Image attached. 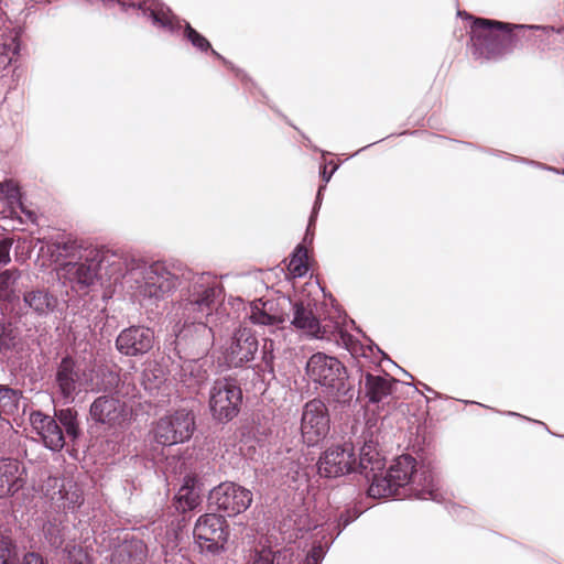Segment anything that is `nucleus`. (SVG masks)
I'll list each match as a JSON object with an SVG mask.
<instances>
[{"mask_svg":"<svg viewBox=\"0 0 564 564\" xmlns=\"http://www.w3.org/2000/svg\"><path fill=\"white\" fill-rule=\"evenodd\" d=\"M18 209H20L28 220L35 223L36 215L26 209L21 202V193L18 184L12 180L0 182V213L9 218H18Z\"/></svg>","mask_w":564,"mask_h":564,"instance_id":"aec40b11","label":"nucleus"},{"mask_svg":"<svg viewBox=\"0 0 564 564\" xmlns=\"http://www.w3.org/2000/svg\"><path fill=\"white\" fill-rule=\"evenodd\" d=\"M397 381L388 376H373L367 373L365 377L366 397L372 403H379L392 394Z\"/></svg>","mask_w":564,"mask_h":564,"instance_id":"5701e85b","label":"nucleus"},{"mask_svg":"<svg viewBox=\"0 0 564 564\" xmlns=\"http://www.w3.org/2000/svg\"><path fill=\"white\" fill-rule=\"evenodd\" d=\"M165 382V369L155 361L148 362L142 373V384L144 386V389L153 392L160 390Z\"/></svg>","mask_w":564,"mask_h":564,"instance_id":"c756f323","label":"nucleus"},{"mask_svg":"<svg viewBox=\"0 0 564 564\" xmlns=\"http://www.w3.org/2000/svg\"><path fill=\"white\" fill-rule=\"evenodd\" d=\"M123 278L131 295L140 302L163 300L178 285V276L160 262L132 268Z\"/></svg>","mask_w":564,"mask_h":564,"instance_id":"7ed1b4c3","label":"nucleus"},{"mask_svg":"<svg viewBox=\"0 0 564 564\" xmlns=\"http://www.w3.org/2000/svg\"><path fill=\"white\" fill-rule=\"evenodd\" d=\"M274 344L271 339H265L262 347V360L268 368H272Z\"/></svg>","mask_w":564,"mask_h":564,"instance_id":"ea45409f","label":"nucleus"},{"mask_svg":"<svg viewBox=\"0 0 564 564\" xmlns=\"http://www.w3.org/2000/svg\"><path fill=\"white\" fill-rule=\"evenodd\" d=\"M215 296V286L195 283L173 306L174 315L180 322L185 326L195 325L191 344L196 357L205 356L214 346V332L205 321L212 314Z\"/></svg>","mask_w":564,"mask_h":564,"instance_id":"f03ea898","label":"nucleus"},{"mask_svg":"<svg viewBox=\"0 0 564 564\" xmlns=\"http://www.w3.org/2000/svg\"><path fill=\"white\" fill-rule=\"evenodd\" d=\"M383 467V457L380 454L377 444L373 441L365 442L360 449V457L357 462V468L376 473Z\"/></svg>","mask_w":564,"mask_h":564,"instance_id":"cd10ccee","label":"nucleus"},{"mask_svg":"<svg viewBox=\"0 0 564 564\" xmlns=\"http://www.w3.org/2000/svg\"><path fill=\"white\" fill-rule=\"evenodd\" d=\"M185 34L191 43L198 50L207 51L210 47L209 42L196 30H194L188 23L186 24Z\"/></svg>","mask_w":564,"mask_h":564,"instance_id":"4c0bfd02","label":"nucleus"},{"mask_svg":"<svg viewBox=\"0 0 564 564\" xmlns=\"http://www.w3.org/2000/svg\"><path fill=\"white\" fill-rule=\"evenodd\" d=\"M390 477L401 489L408 487L409 495L419 499L438 500L440 494L435 488L434 477L425 466L416 467L411 455L399 456L389 468Z\"/></svg>","mask_w":564,"mask_h":564,"instance_id":"39448f33","label":"nucleus"},{"mask_svg":"<svg viewBox=\"0 0 564 564\" xmlns=\"http://www.w3.org/2000/svg\"><path fill=\"white\" fill-rule=\"evenodd\" d=\"M318 474L324 477H340L357 470V458L352 444L333 445L319 457Z\"/></svg>","mask_w":564,"mask_h":564,"instance_id":"ddd939ff","label":"nucleus"},{"mask_svg":"<svg viewBox=\"0 0 564 564\" xmlns=\"http://www.w3.org/2000/svg\"><path fill=\"white\" fill-rule=\"evenodd\" d=\"M139 9L142 11L143 15L151 19L155 26L171 31L174 29V17L172 15L170 9L160 3L158 0L140 2Z\"/></svg>","mask_w":564,"mask_h":564,"instance_id":"b1692460","label":"nucleus"},{"mask_svg":"<svg viewBox=\"0 0 564 564\" xmlns=\"http://www.w3.org/2000/svg\"><path fill=\"white\" fill-rule=\"evenodd\" d=\"M22 19L8 15L0 8V67L6 68L20 51Z\"/></svg>","mask_w":564,"mask_h":564,"instance_id":"dca6fc26","label":"nucleus"},{"mask_svg":"<svg viewBox=\"0 0 564 564\" xmlns=\"http://www.w3.org/2000/svg\"><path fill=\"white\" fill-rule=\"evenodd\" d=\"M89 413L95 422L117 430L128 425L132 409L115 395H102L91 403Z\"/></svg>","mask_w":564,"mask_h":564,"instance_id":"f8f14e48","label":"nucleus"},{"mask_svg":"<svg viewBox=\"0 0 564 564\" xmlns=\"http://www.w3.org/2000/svg\"><path fill=\"white\" fill-rule=\"evenodd\" d=\"M328 544V542H325V544H318L314 545L311 551L307 553L306 557V564H318L325 555V547Z\"/></svg>","mask_w":564,"mask_h":564,"instance_id":"58836bf2","label":"nucleus"},{"mask_svg":"<svg viewBox=\"0 0 564 564\" xmlns=\"http://www.w3.org/2000/svg\"><path fill=\"white\" fill-rule=\"evenodd\" d=\"M563 174H564V170H563Z\"/></svg>","mask_w":564,"mask_h":564,"instance_id":"603ef678","label":"nucleus"},{"mask_svg":"<svg viewBox=\"0 0 564 564\" xmlns=\"http://www.w3.org/2000/svg\"><path fill=\"white\" fill-rule=\"evenodd\" d=\"M310 380L322 387L323 392L333 400L347 403L352 399V390L347 381L344 365L335 357L316 352L306 362Z\"/></svg>","mask_w":564,"mask_h":564,"instance_id":"20e7f679","label":"nucleus"},{"mask_svg":"<svg viewBox=\"0 0 564 564\" xmlns=\"http://www.w3.org/2000/svg\"><path fill=\"white\" fill-rule=\"evenodd\" d=\"M57 392L64 403H72L82 392L99 390L95 381V370L78 364L72 358H63L56 371Z\"/></svg>","mask_w":564,"mask_h":564,"instance_id":"423d86ee","label":"nucleus"},{"mask_svg":"<svg viewBox=\"0 0 564 564\" xmlns=\"http://www.w3.org/2000/svg\"><path fill=\"white\" fill-rule=\"evenodd\" d=\"M288 270L294 278H301L307 273V251L304 247L299 246L294 250Z\"/></svg>","mask_w":564,"mask_h":564,"instance_id":"c9c22d12","label":"nucleus"},{"mask_svg":"<svg viewBox=\"0 0 564 564\" xmlns=\"http://www.w3.org/2000/svg\"><path fill=\"white\" fill-rule=\"evenodd\" d=\"M514 28L523 29V28H524V25H514Z\"/></svg>","mask_w":564,"mask_h":564,"instance_id":"3c124183","label":"nucleus"},{"mask_svg":"<svg viewBox=\"0 0 564 564\" xmlns=\"http://www.w3.org/2000/svg\"><path fill=\"white\" fill-rule=\"evenodd\" d=\"M32 430L40 436L44 446L59 452L65 446V436L56 420L40 411L30 414Z\"/></svg>","mask_w":564,"mask_h":564,"instance_id":"6ab92c4d","label":"nucleus"},{"mask_svg":"<svg viewBox=\"0 0 564 564\" xmlns=\"http://www.w3.org/2000/svg\"><path fill=\"white\" fill-rule=\"evenodd\" d=\"M226 520L215 513L200 516L193 530L195 544L206 555L219 553L227 541Z\"/></svg>","mask_w":564,"mask_h":564,"instance_id":"1a4fd4ad","label":"nucleus"},{"mask_svg":"<svg viewBox=\"0 0 564 564\" xmlns=\"http://www.w3.org/2000/svg\"><path fill=\"white\" fill-rule=\"evenodd\" d=\"M12 241L9 239L0 240V264H7L10 262V250Z\"/></svg>","mask_w":564,"mask_h":564,"instance_id":"a19ab883","label":"nucleus"},{"mask_svg":"<svg viewBox=\"0 0 564 564\" xmlns=\"http://www.w3.org/2000/svg\"><path fill=\"white\" fill-rule=\"evenodd\" d=\"M530 28H531V29H541L540 26H534V25H531ZM542 29H543L544 31H546V32L554 31V29H553V28H551V29H549V28H542Z\"/></svg>","mask_w":564,"mask_h":564,"instance_id":"a18cd8bd","label":"nucleus"},{"mask_svg":"<svg viewBox=\"0 0 564 564\" xmlns=\"http://www.w3.org/2000/svg\"><path fill=\"white\" fill-rule=\"evenodd\" d=\"M23 301L30 310L39 315L48 314L57 305L56 297L44 290L26 292L23 296Z\"/></svg>","mask_w":564,"mask_h":564,"instance_id":"a878e982","label":"nucleus"},{"mask_svg":"<svg viewBox=\"0 0 564 564\" xmlns=\"http://www.w3.org/2000/svg\"><path fill=\"white\" fill-rule=\"evenodd\" d=\"M252 502V492L235 482H221L210 490L208 503L227 516L246 511Z\"/></svg>","mask_w":564,"mask_h":564,"instance_id":"9b49d317","label":"nucleus"},{"mask_svg":"<svg viewBox=\"0 0 564 564\" xmlns=\"http://www.w3.org/2000/svg\"><path fill=\"white\" fill-rule=\"evenodd\" d=\"M154 345V332L144 326H131L121 330L116 339V348L126 356L144 355Z\"/></svg>","mask_w":564,"mask_h":564,"instance_id":"f3484780","label":"nucleus"},{"mask_svg":"<svg viewBox=\"0 0 564 564\" xmlns=\"http://www.w3.org/2000/svg\"><path fill=\"white\" fill-rule=\"evenodd\" d=\"M289 551L273 550L271 546L259 543L253 550L252 564H280L285 561Z\"/></svg>","mask_w":564,"mask_h":564,"instance_id":"7c9ffc66","label":"nucleus"},{"mask_svg":"<svg viewBox=\"0 0 564 564\" xmlns=\"http://www.w3.org/2000/svg\"><path fill=\"white\" fill-rule=\"evenodd\" d=\"M400 489V486L390 477V471L388 470L386 476L373 474L372 481L368 488V495L371 498H389L398 496Z\"/></svg>","mask_w":564,"mask_h":564,"instance_id":"c85d7f7f","label":"nucleus"},{"mask_svg":"<svg viewBox=\"0 0 564 564\" xmlns=\"http://www.w3.org/2000/svg\"><path fill=\"white\" fill-rule=\"evenodd\" d=\"M118 564L126 562H142L147 556V545L137 536L124 539V542L116 551Z\"/></svg>","mask_w":564,"mask_h":564,"instance_id":"393cba45","label":"nucleus"},{"mask_svg":"<svg viewBox=\"0 0 564 564\" xmlns=\"http://www.w3.org/2000/svg\"><path fill=\"white\" fill-rule=\"evenodd\" d=\"M24 482V467L17 459H0V498L13 495Z\"/></svg>","mask_w":564,"mask_h":564,"instance_id":"4be33fe9","label":"nucleus"},{"mask_svg":"<svg viewBox=\"0 0 564 564\" xmlns=\"http://www.w3.org/2000/svg\"><path fill=\"white\" fill-rule=\"evenodd\" d=\"M470 39L479 53L488 58L505 54L513 42L510 24L487 19L474 21Z\"/></svg>","mask_w":564,"mask_h":564,"instance_id":"0eeeda50","label":"nucleus"},{"mask_svg":"<svg viewBox=\"0 0 564 564\" xmlns=\"http://www.w3.org/2000/svg\"><path fill=\"white\" fill-rule=\"evenodd\" d=\"M323 188H324V187L322 186V187H319V189H318V193H317V200H319V197H321V194H322V189H323ZM316 204H318V202H316Z\"/></svg>","mask_w":564,"mask_h":564,"instance_id":"49530a36","label":"nucleus"},{"mask_svg":"<svg viewBox=\"0 0 564 564\" xmlns=\"http://www.w3.org/2000/svg\"><path fill=\"white\" fill-rule=\"evenodd\" d=\"M20 278L18 270H6L0 273V301L11 303L18 299L15 284Z\"/></svg>","mask_w":564,"mask_h":564,"instance_id":"2f4dec72","label":"nucleus"},{"mask_svg":"<svg viewBox=\"0 0 564 564\" xmlns=\"http://www.w3.org/2000/svg\"><path fill=\"white\" fill-rule=\"evenodd\" d=\"M329 432V417L326 405L319 400H311L304 405L301 433L308 446H314Z\"/></svg>","mask_w":564,"mask_h":564,"instance_id":"4468645a","label":"nucleus"},{"mask_svg":"<svg viewBox=\"0 0 564 564\" xmlns=\"http://www.w3.org/2000/svg\"><path fill=\"white\" fill-rule=\"evenodd\" d=\"M258 350V340L250 328L239 327L226 349L229 366L240 367L253 359Z\"/></svg>","mask_w":564,"mask_h":564,"instance_id":"a211bd4d","label":"nucleus"},{"mask_svg":"<svg viewBox=\"0 0 564 564\" xmlns=\"http://www.w3.org/2000/svg\"><path fill=\"white\" fill-rule=\"evenodd\" d=\"M21 393L12 388L0 386V412L14 414L19 411Z\"/></svg>","mask_w":564,"mask_h":564,"instance_id":"473e14b6","label":"nucleus"},{"mask_svg":"<svg viewBox=\"0 0 564 564\" xmlns=\"http://www.w3.org/2000/svg\"><path fill=\"white\" fill-rule=\"evenodd\" d=\"M15 546L9 536L0 535V564H12L15 560Z\"/></svg>","mask_w":564,"mask_h":564,"instance_id":"e433bc0d","label":"nucleus"},{"mask_svg":"<svg viewBox=\"0 0 564 564\" xmlns=\"http://www.w3.org/2000/svg\"><path fill=\"white\" fill-rule=\"evenodd\" d=\"M293 317L291 324L303 335L311 338L323 339L326 330L321 326L319 321L313 314L310 303L304 302L292 303Z\"/></svg>","mask_w":564,"mask_h":564,"instance_id":"412c9836","label":"nucleus"},{"mask_svg":"<svg viewBox=\"0 0 564 564\" xmlns=\"http://www.w3.org/2000/svg\"><path fill=\"white\" fill-rule=\"evenodd\" d=\"M242 401L240 387L234 379L221 378L214 381L209 390V409L215 420L226 422L239 412Z\"/></svg>","mask_w":564,"mask_h":564,"instance_id":"6e6552de","label":"nucleus"},{"mask_svg":"<svg viewBox=\"0 0 564 564\" xmlns=\"http://www.w3.org/2000/svg\"><path fill=\"white\" fill-rule=\"evenodd\" d=\"M194 430V415L192 412L181 409L158 421L154 437L162 445H174L189 440Z\"/></svg>","mask_w":564,"mask_h":564,"instance_id":"9d476101","label":"nucleus"},{"mask_svg":"<svg viewBox=\"0 0 564 564\" xmlns=\"http://www.w3.org/2000/svg\"><path fill=\"white\" fill-rule=\"evenodd\" d=\"M312 223H313V217L310 219V225H308V229L311 228L312 226Z\"/></svg>","mask_w":564,"mask_h":564,"instance_id":"8fccbe9b","label":"nucleus"},{"mask_svg":"<svg viewBox=\"0 0 564 564\" xmlns=\"http://www.w3.org/2000/svg\"><path fill=\"white\" fill-rule=\"evenodd\" d=\"M58 275L76 292L86 293L97 279L117 281L122 261L116 254L98 249H82L69 239H56L48 245Z\"/></svg>","mask_w":564,"mask_h":564,"instance_id":"f257e3e1","label":"nucleus"},{"mask_svg":"<svg viewBox=\"0 0 564 564\" xmlns=\"http://www.w3.org/2000/svg\"><path fill=\"white\" fill-rule=\"evenodd\" d=\"M332 174H333V172H330L329 174L326 173V169L324 167V170L322 172L323 180L327 183L330 180Z\"/></svg>","mask_w":564,"mask_h":564,"instance_id":"37998d69","label":"nucleus"},{"mask_svg":"<svg viewBox=\"0 0 564 564\" xmlns=\"http://www.w3.org/2000/svg\"><path fill=\"white\" fill-rule=\"evenodd\" d=\"M195 364L194 362H188L186 364L184 367H183V370L186 372L187 370H193Z\"/></svg>","mask_w":564,"mask_h":564,"instance_id":"c03bdc74","label":"nucleus"},{"mask_svg":"<svg viewBox=\"0 0 564 564\" xmlns=\"http://www.w3.org/2000/svg\"><path fill=\"white\" fill-rule=\"evenodd\" d=\"M55 416L65 429L66 435L73 440L79 436L77 412L73 409H62L55 412Z\"/></svg>","mask_w":564,"mask_h":564,"instance_id":"72a5a7b5","label":"nucleus"},{"mask_svg":"<svg viewBox=\"0 0 564 564\" xmlns=\"http://www.w3.org/2000/svg\"><path fill=\"white\" fill-rule=\"evenodd\" d=\"M52 481H54L55 486L59 482L57 478H53Z\"/></svg>","mask_w":564,"mask_h":564,"instance_id":"de8ad7c7","label":"nucleus"},{"mask_svg":"<svg viewBox=\"0 0 564 564\" xmlns=\"http://www.w3.org/2000/svg\"><path fill=\"white\" fill-rule=\"evenodd\" d=\"M43 564L42 558L35 553H29L24 557V564Z\"/></svg>","mask_w":564,"mask_h":564,"instance_id":"79ce46f5","label":"nucleus"},{"mask_svg":"<svg viewBox=\"0 0 564 564\" xmlns=\"http://www.w3.org/2000/svg\"><path fill=\"white\" fill-rule=\"evenodd\" d=\"M55 495L56 492L52 495V499H55ZM57 495V500L64 501L63 506L67 508H74L82 502V492L72 481H63Z\"/></svg>","mask_w":564,"mask_h":564,"instance_id":"f704fd0d","label":"nucleus"},{"mask_svg":"<svg viewBox=\"0 0 564 564\" xmlns=\"http://www.w3.org/2000/svg\"><path fill=\"white\" fill-rule=\"evenodd\" d=\"M292 301L286 296L256 300L251 303L249 318L253 324L279 328L285 323Z\"/></svg>","mask_w":564,"mask_h":564,"instance_id":"2eb2a0df","label":"nucleus"},{"mask_svg":"<svg viewBox=\"0 0 564 564\" xmlns=\"http://www.w3.org/2000/svg\"><path fill=\"white\" fill-rule=\"evenodd\" d=\"M177 508L183 512L195 509L200 502L199 489L196 487V479L187 476L183 486L176 495Z\"/></svg>","mask_w":564,"mask_h":564,"instance_id":"bb28decb","label":"nucleus"},{"mask_svg":"<svg viewBox=\"0 0 564 564\" xmlns=\"http://www.w3.org/2000/svg\"><path fill=\"white\" fill-rule=\"evenodd\" d=\"M213 54L216 55L217 57L221 58V56L216 51H213Z\"/></svg>","mask_w":564,"mask_h":564,"instance_id":"09e8293b","label":"nucleus"}]
</instances>
